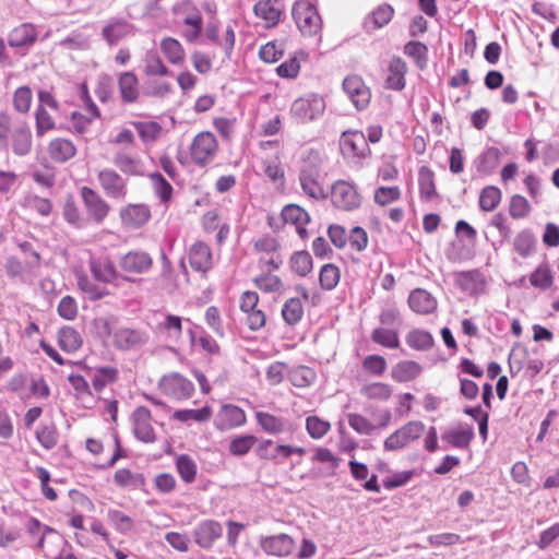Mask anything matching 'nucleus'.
<instances>
[{
	"label": "nucleus",
	"instance_id": "f03ea898",
	"mask_svg": "<svg viewBox=\"0 0 559 559\" xmlns=\"http://www.w3.org/2000/svg\"><path fill=\"white\" fill-rule=\"evenodd\" d=\"M292 14L304 35L313 36L321 29V16L312 3L304 0L297 1L293 7Z\"/></svg>",
	"mask_w": 559,
	"mask_h": 559
},
{
	"label": "nucleus",
	"instance_id": "09e8293b",
	"mask_svg": "<svg viewBox=\"0 0 559 559\" xmlns=\"http://www.w3.org/2000/svg\"><path fill=\"white\" fill-rule=\"evenodd\" d=\"M282 217L285 223L294 225H307L310 222V215L297 204H288L282 210Z\"/></svg>",
	"mask_w": 559,
	"mask_h": 559
},
{
	"label": "nucleus",
	"instance_id": "79ce46f5",
	"mask_svg": "<svg viewBox=\"0 0 559 559\" xmlns=\"http://www.w3.org/2000/svg\"><path fill=\"white\" fill-rule=\"evenodd\" d=\"M290 269L299 276L308 275L312 270V258L306 250L295 252L289 260Z\"/></svg>",
	"mask_w": 559,
	"mask_h": 559
},
{
	"label": "nucleus",
	"instance_id": "5701e85b",
	"mask_svg": "<svg viewBox=\"0 0 559 559\" xmlns=\"http://www.w3.org/2000/svg\"><path fill=\"white\" fill-rule=\"evenodd\" d=\"M37 39V32L33 24L23 23L13 28L9 36L8 43L12 48H28Z\"/></svg>",
	"mask_w": 559,
	"mask_h": 559
},
{
	"label": "nucleus",
	"instance_id": "6e6d98bb",
	"mask_svg": "<svg viewBox=\"0 0 559 559\" xmlns=\"http://www.w3.org/2000/svg\"><path fill=\"white\" fill-rule=\"evenodd\" d=\"M258 288L264 293H277L283 289V282L277 275L263 273L254 280Z\"/></svg>",
	"mask_w": 559,
	"mask_h": 559
},
{
	"label": "nucleus",
	"instance_id": "a211bd4d",
	"mask_svg": "<svg viewBox=\"0 0 559 559\" xmlns=\"http://www.w3.org/2000/svg\"><path fill=\"white\" fill-rule=\"evenodd\" d=\"M119 216L124 227L136 229L150 221L151 211L145 204H128L120 210Z\"/></svg>",
	"mask_w": 559,
	"mask_h": 559
},
{
	"label": "nucleus",
	"instance_id": "774afa93",
	"mask_svg": "<svg viewBox=\"0 0 559 559\" xmlns=\"http://www.w3.org/2000/svg\"><path fill=\"white\" fill-rule=\"evenodd\" d=\"M32 103V91L28 86H20L13 95V106L21 112L25 114L29 110Z\"/></svg>",
	"mask_w": 559,
	"mask_h": 559
},
{
	"label": "nucleus",
	"instance_id": "052dcab7",
	"mask_svg": "<svg viewBox=\"0 0 559 559\" xmlns=\"http://www.w3.org/2000/svg\"><path fill=\"white\" fill-rule=\"evenodd\" d=\"M24 203L28 209L37 212L41 216H48L52 210V204L49 199L36 194L26 195Z\"/></svg>",
	"mask_w": 559,
	"mask_h": 559
},
{
	"label": "nucleus",
	"instance_id": "473e14b6",
	"mask_svg": "<svg viewBox=\"0 0 559 559\" xmlns=\"http://www.w3.org/2000/svg\"><path fill=\"white\" fill-rule=\"evenodd\" d=\"M254 14L266 22L267 27L277 25L281 11L273 5L272 0H261L253 7Z\"/></svg>",
	"mask_w": 559,
	"mask_h": 559
},
{
	"label": "nucleus",
	"instance_id": "13d9d810",
	"mask_svg": "<svg viewBox=\"0 0 559 559\" xmlns=\"http://www.w3.org/2000/svg\"><path fill=\"white\" fill-rule=\"evenodd\" d=\"M107 519L122 534H127L133 528L132 519L119 510H108Z\"/></svg>",
	"mask_w": 559,
	"mask_h": 559
},
{
	"label": "nucleus",
	"instance_id": "c85d7f7f",
	"mask_svg": "<svg viewBox=\"0 0 559 559\" xmlns=\"http://www.w3.org/2000/svg\"><path fill=\"white\" fill-rule=\"evenodd\" d=\"M418 186L420 198L430 201L436 195V185H435V174L433 171L427 167L421 166L418 171Z\"/></svg>",
	"mask_w": 559,
	"mask_h": 559
},
{
	"label": "nucleus",
	"instance_id": "49530a36",
	"mask_svg": "<svg viewBox=\"0 0 559 559\" xmlns=\"http://www.w3.org/2000/svg\"><path fill=\"white\" fill-rule=\"evenodd\" d=\"M500 160V151L497 147L487 148L477 160V170L484 174L492 173Z\"/></svg>",
	"mask_w": 559,
	"mask_h": 559
},
{
	"label": "nucleus",
	"instance_id": "603ef678",
	"mask_svg": "<svg viewBox=\"0 0 559 559\" xmlns=\"http://www.w3.org/2000/svg\"><path fill=\"white\" fill-rule=\"evenodd\" d=\"M176 468L185 483H192L197 475V464L187 454H181L176 460Z\"/></svg>",
	"mask_w": 559,
	"mask_h": 559
},
{
	"label": "nucleus",
	"instance_id": "bf43d9fd",
	"mask_svg": "<svg viewBox=\"0 0 559 559\" xmlns=\"http://www.w3.org/2000/svg\"><path fill=\"white\" fill-rule=\"evenodd\" d=\"M38 442L47 450L52 449L58 443V432L53 424L44 425L36 431Z\"/></svg>",
	"mask_w": 559,
	"mask_h": 559
},
{
	"label": "nucleus",
	"instance_id": "680f3d73",
	"mask_svg": "<svg viewBox=\"0 0 559 559\" xmlns=\"http://www.w3.org/2000/svg\"><path fill=\"white\" fill-rule=\"evenodd\" d=\"M531 212V205L528 201L520 194L512 195L509 205V213L512 218L519 219L526 217Z\"/></svg>",
	"mask_w": 559,
	"mask_h": 559
},
{
	"label": "nucleus",
	"instance_id": "f257e3e1",
	"mask_svg": "<svg viewBox=\"0 0 559 559\" xmlns=\"http://www.w3.org/2000/svg\"><path fill=\"white\" fill-rule=\"evenodd\" d=\"M33 135L28 122L24 119L13 120L7 111L0 112V150H11L16 156H26L32 151Z\"/></svg>",
	"mask_w": 559,
	"mask_h": 559
},
{
	"label": "nucleus",
	"instance_id": "7ed1b4c3",
	"mask_svg": "<svg viewBox=\"0 0 559 559\" xmlns=\"http://www.w3.org/2000/svg\"><path fill=\"white\" fill-rule=\"evenodd\" d=\"M331 202L336 209L350 212L360 206L361 197L354 183L340 179L331 187Z\"/></svg>",
	"mask_w": 559,
	"mask_h": 559
},
{
	"label": "nucleus",
	"instance_id": "412c9836",
	"mask_svg": "<svg viewBox=\"0 0 559 559\" xmlns=\"http://www.w3.org/2000/svg\"><path fill=\"white\" fill-rule=\"evenodd\" d=\"M189 263L194 271L206 273L212 267L210 247L202 241L193 243L189 250Z\"/></svg>",
	"mask_w": 559,
	"mask_h": 559
},
{
	"label": "nucleus",
	"instance_id": "c756f323",
	"mask_svg": "<svg viewBox=\"0 0 559 559\" xmlns=\"http://www.w3.org/2000/svg\"><path fill=\"white\" fill-rule=\"evenodd\" d=\"M119 371L116 367L104 366L96 368L92 377V385L96 392H102L108 384L118 380Z\"/></svg>",
	"mask_w": 559,
	"mask_h": 559
},
{
	"label": "nucleus",
	"instance_id": "37998d69",
	"mask_svg": "<svg viewBox=\"0 0 559 559\" xmlns=\"http://www.w3.org/2000/svg\"><path fill=\"white\" fill-rule=\"evenodd\" d=\"M282 316L284 321L289 325L298 323L304 316V307L300 299H288L282 308Z\"/></svg>",
	"mask_w": 559,
	"mask_h": 559
},
{
	"label": "nucleus",
	"instance_id": "8fccbe9b",
	"mask_svg": "<svg viewBox=\"0 0 559 559\" xmlns=\"http://www.w3.org/2000/svg\"><path fill=\"white\" fill-rule=\"evenodd\" d=\"M212 416V408L203 406L200 409H179L174 413V419L179 421L194 420L199 423L207 421Z\"/></svg>",
	"mask_w": 559,
	"mask_h": 559
},
{
	"label": "nucleus",
	"instance_id": "58836bf2",
	"mask_svg": "<svg viewBox=\"0 0 559 559\" xmlns=\"http://www.w3.org/2000/svg\"><path fill=\"white\" fill-rule=\"evenodd\" d=\"M530 284L540 290L549 289L554 284L551 271L547 264H540L530 275Z\"/></svg>",
	"mask_w": 559,
	"mask_h": 559
},
{
	"label": "nucleus",
	"instance_id": "6e6552de",
	"mask_svg": "<svg viewBox=\"0 0 559 559\" xmlns=\"http://www.w3.org/2000/svg\"><path fill=\"white\" fill-rule=\"evenodd\" d=\"M118 265L123 275H142L152 269L153 258L144 250H131L119 258Z\"/></svg>",
	"mask_w": 559,
	"mask_h": 559
},
{
	"label": "nucleus",
	"instance_id": "c03bdc74",
	"mask_svg": "<svg viewBox=\"0 0 559 559\" xmlns=\"http://www.w3.org/2000/svg\"><path fill=\"white\" fill-rule=\"evenodd\" d=\"M360 393L369 400L386 401L392 395V388L386 383L373 382L364 385Z\"/></svg>",
	"mask_w": 559,
	"mask_h": 559
},
{
	"label": "nucleus",
	"instance_id": "423d86ee",
	"mask_svg": "<svg viewBox=\"0 0 559 559\" xmlns=\"http://www.w3.org/2000/svg\"><path fill=\"white\" fill-rule=\"evenodd\" d=\"M90 271L96 281L112 284L116 287H120L121 282L128 281L133 283L135 281L133 277L120 273L108 258L92 259L90 261Z\"/></svg>",
	"mask_w": 559,
	"mask_h": 559
},
{
	"label": "nucleus",
	"instance_id": "a19ab883",
	"mask_svg": "<svg viewBox=\"0 0 559 559\" xmlns=\"http://www.w3.org/2000/svg\"><path fill=\"white\" fill-rule=\"evenodd\" d=\"M287 377L293 385L297 388H306L313 382L316 373L309 367L298 366L296 368L289 369Z\"/></svg>",
	"mask_w": 559,
	"mask_h": 559
},
{
	"label": "nucleus",
	"instance_id": "4d7b16f0",
	"mask_svg": "<svg viewBox=\"0 0 559 559\" xmlns=\"http://www.w3.org/2000/svg\"><path fill=\"white\" fill-rule=\"evenodd\" d=\"M156 195L163 202H168L173 195L171 185L159 173H153L150 175Z\"/></svg>",
	"mask_w": 559,
	"mask_h": 559
},
{
	"label": "nucleus",
	"instance_id": "69168bd1",
	"mask_svg": "<svg viewBox=\"0 0 559 559\" xmlns=\"http://www.w3.org/2000/svg\"><path fill=\"white\" fill-rule=\"evenodd\" d=\"M36 134L43 136L47 131L55 129L56 123L46 108L37 107L35 111Z\"/></svg>",
	"mask_w": 559,
	"mask_h": 559
},
{
	"label": "nucleus",
	"instance_id": "dca6fc26",
	"mask_svg": "<svg viewBox=\"0 0 559 559\" xmlns=\"http://www.w3.org/2000/svg\"><path fill=\"white\" fill-rule=\"evenodd\" d=\"M320 169L317 165L305 164L300 169L299 181L302 191L312 199H324L325 194L318 179Z\"/></svg>",
	"mask_w": 559,
	"mask_h": 559
},
{
	"label": "nucleus",
	"instance_id": "aec40b11",
	"mask_svg": "<svg viewBox=\"0 0 559 559\" xmlns=\"http://www.w3.org/2000/svg\"><path fill=\"white\" fill-rule=\"evenodd\" d=\"M133 431L136 439L146 443L155 440L154 430L151 425V412L148 408L144 406L138 407L133 412Z\"/></svg>",
	"mask_w": 559,
	"mask_h": 559
},
{
	"label": "nucleus",
	"instance_id": "0e129e2a",
	"mask_svg": "<svg viewBox=\"0 0 559 559\" xmlns=\"http://www.w3.org/2000/svg\"><path fill=\"white\" fill-rule=\"evenodd\" d=\"M528 353L525 348H521L519 344H515L508 357L509 369L511 376H516L523 368L524 360Z\"/></svg>",
	"mask_w": 559,
	"mask_h": 559
},
{
	"label": "nucleus",
	"instance_id": "2eb2a0df",
	"mask_svg": "<svg viewBox=\"0 0 559 559\" xmlns=\"http://www.w3.org/2000/svg\"><path fill=\"white\" fill-rule=\"evenodd\" d=\"M114 345L120 350H132L142 347L148 341L146 332L139 329L120 328L112 334Z\"/></svg>",
	"mask_w": 559,
	"mask_h": 559
},
{
	"label": "nucleus",
	"instance_id": "0eeeda50",
	"mask_svg": "<svg viewBox=\"0 0 559 559\" xmlns=\"http://www.w3.org/2000/svg\"><path fill=\"white\" fill-rule=\"evenodd\" d=\"M217 147V141L213 133L209 131L200 132L191 143V158L197 165L205 166L214 158Z\"/></svg>",
	"mask_w": 559,
	"mask_h": 559
},
{
	"label": "nucleus",
	"instance_id": "c9c22d12",
	"mask_svg": "<svg viewBox=\"0 0 559 559\" xmlns=\"http://www.w3.org/2000/svg\"><path fill=\"white\" fill-rule=\"evenodd\" d=\"M112 163L124 175H128V176L142 175L140 160L135 159L134 157H132L131 155H129L127 153L118 152L114 156Z\"/></svg>",
	"mask_w": 559,
	"mask_h": 559
},
{
	"label": "nucleus",
	"instance_id": "20e7f679",
	"mask_svg": "<svg viewBox=\"0 0 559 559\" xmlns=\"http://www.w3.org/2000/svg\"><path fill=\"white\" fill-rule=\"evenodd\" d=\"M425 431V425L419 420L408 421L393 433H391L383 443L385 451H397L405 448L412 441L421 437Z\"/></svg>",
	"mask_w": 559,
	"mask_h": 559
},
{
	"label": "nucleus",
	"instance_id": "bb28decb",
	"mask_svg": "<svg viewBox=\"0 0 559 559\" xmlns=\"http://www.w3.org/2000/svg\"><path fill=\"white\" fill-rule=\"evenodd\" d=\"M406 71V63L400 57H394L389 64L386 87L394 91H402L405 87Z\"/></svg>",
	"mask_w": 559,
	"mask_h": 559
},
{
	"label": "nucleus",
	"instance_id": "6ab92c4d",
	"mask_svg": "<svg viewBox=\"0 0 559 559\" xmlns=\"http://www.w3.org/2000/svg\"><path fill=\"white\" fill-rule=\"evenodd\" d=\"M260 546L264 552L272 556H288L294 549V540L287 534L261 537Z\"/></svg>",
	"mask_w": 559,
	"mask_h": 559
},
{
	"label": "nucleus",
	"instance_id": "a878e982",
	"mask_svg": "<svg viewBox=\"0 0 559 559\" xmlns=\"http://www.w3.org/2000/svg\"><path fill=\"white\" fill-rule=\"evenodd\" d=\"M139 81L136 75L131 72H123L118 79L120 96L123 103H134L139 95Z\"/></svg>",
	"mask_w": 559,
	"mask_h": 559
},
{
	"label": "nucleus",
	"instance_id": "9d476101",
	"mask_svg": "<svg viewBox=\"0 0 559 559\" xmlns=\"http://www.w3.org/2000/svg\"><path fill=\"white\" fill-rule=\"evenodd\" d=\"M159 388L166 395L178 401L189 399L194 392L193 383L177 372L164 376Z\"/></svg>",
	"mask_w": 559,
	"mask_h": 559
},
{
	"label": "nucleus",
	"instance_id": "9b49d317",
	"mask_svg": "<svg viewBox=\"0 0 559 559\" xmlns=\"http://www.w3.org/2000/svg\"><path fill=\"white\" fill-rule=\"evenodd\" d=\"M98 181L105 194L114 200L123 201L128 193L127 179L110 168L98 173Z\"/></svg>",
	"mask_w": 559,
	"mask_h": 559
},
{
	"label": "nucleus",
	"instance_id": "393cba45",
	"mask_svg": "<svg viewBox=\"0 0 559 559\" xmlns=\"http://www.w3.org/2000/svg\"><path fill=\"white\" fill-rule=\"evenodd\" d=\"M48 153L52 160L57 163H64L75 155L76 148L72 141L58 138L49 143Z\"/></svg>",
	"mask_w": 559,
	"mask_h": 559
},
{
	"label": "nucleus",
	"instance_id": "4be33fe9",
	"mask_svg": "<svg viewBox=\"0 0 559 559\" xmlns=\"http://www.w3.org/2000/svg\"><path fill=\"white\" fill-rule=\"evenodd\" d=\"M408 305L419 314H429L437 309V299L426 289L416 288L408 296Z\"/></svg>",
	"mask_w": 559,
	"mask_h": 559
},
{
	"label": "nucleus",
	"instance_id": "ea45409f",
	"mask_svg": "<svg viewBox=\"0 0 559 559\" xmlns=\"http://www.w3.org/2000/svg\"><path fill=\"white\" fill-rule=\"evenodd\" d=\"M474 438L473 428L462 430H449L442 435V440L447 441L454 448H467Z\"/></svg>",
	"mask_w": 559,
	"mask_h": 559
},
{
	"label": "nucleus",
	"instance_id": "f704fd0d",
	"mask_svg": "<svg viewBox=\"0 0 559 559\" xmlns=\"http://www.w3.org/2000/svg\"><path fill=\"white\" fill-rule=\"evenodd\" d=\"M58 343L62 350L73 353L81 347L82 338L76 330L64 326L58 332Z\"/></svg>",
	"mask_w": 559,
	"mask_h": 559
},
{
	"label": "nucleus",
	"instance_id": "e2e57ef3",
	"mask_svg": "<svg viewBox=\"0 0 559 559\" xmlns=\"http://www.w3.org/2000/svg\"><path fill=\"white\" fill-rule=\"evenodd\" d=\"M133 126L135 127L140 138L144 142H153L155 141L159 133H160V126L155 121H148V122H134Z\"/></svg>",
	"mask_w": 559,
	"mask_h": 559
},
{
	"label": "nucleus",
	"instance_id": "de8ad7c7",
	"mask_svg": "<svg viewBox=\"0 0 559 559\" xmlns=\"http://www.w3.org/2000/svg\"><path fill=\"white\" fill-rule=\"evenodd\" d=\"M340 278H341V272H340V269L335 264L328 263L321 267L320 274H319V281H320V285L323 289L332 290L338 284Z\"/></svg>",
	"mask_w": 559,
	"mask_h": 559
},
{
	"label": "nucleus",
	"instance_id": "72a5a7b5",
	"mask_svg": "<svg viewBox=\"0 0 559 559\" xmlns=\"http://www.w3.org/2000/svg\"><path fill=\"white\" fill-rule=\"evenodd\" d=\"M255 417L261 428L272 435H278L286 430L287 421L270 413L257 412Z\"/></svg>",
	"mask_w": 559,
	"mask_h": 559
},
{
	"label": "nucleus",
	"instance_id": "4c0bfd02",
	"mask_svg": "<svg viewBox=\"0 0 559 559\" xmlns=\"http://www.w3.org/2000/svg\"><path fill=\"white\" fill-rule=\"evenodd\" d=\"M160 49L170 63L179 64L183 62L185 50L177 39L171 37L164 38L160 43Z\"/></svg>",
	"mask_w": 559,
	"mask_h": 559
},
{
	"label": "nucleus",
	"instance_id": "cd10ccee",
	"mask_svg": "<svg viewBox=\"0 0 559 559\" xmlns=\"http://www.w3.org/2000/svg\"><path fill=\"white\" fill-rule=\"evenodd\" d=\"M423 368L413 360H405L399 362L391 371V377L396 382H408L419 376Z\"/></svg>",
	"mask_w": 559,
	"mask_h": 559
},
{
	"label": "nucleus",
	"instance_id": "a18cd8bd",
	"mask_svg": "<svg viewBox=\"0 0 559 559\" xmlns=\"http://www.w3.org/2000/svg\"><path fill=\"white\" fill-rule=\"evenodd\" d=\"M404 53L411 57L419 69L427 66L428 48L420 41L411 40L404 46Z\"/></svg>",
	"mask_w": 559,
	"mask_h": 559
},
{
	"label": "nucleus",
	"instance_id": "338daca9",
	"mask_svg": "<svg viewBox=\"0 0 559 559\" xmlns=\"http://www.w3.org/2000/svg\"><path fill=\"white\" fill-rule=\"evenodd\" d=\"M331 425L317 416H309L306 419V429L313 439H321L330 430Z\"/></svg>",
	"mask_w": 559,
	"mask_h": 559
},
{
	"label": "nucleus",
	"instance_id": "f8f14e48",
	"mask_svg": "<svg viewBox=\"0 0 559 559\" xmlns=\"http://www.w3.org/2000/svg\"><path fill=\"white\" fill-rule=\"evenodd\" d=\"M342 86L357 110H362L369 105L371 92L359 75L346 76Z\"/></svg>",
	"mask_w": 559,
	"mask_h": 559
},
{
	"label": "nucleus",
	"instance_id": "5fc2aeb1",
	"mask_svg": "<svg viewBox=\"0 0 559 559\" xmlns=\"http://www.w3.org/2000/svg\"><path fill=\"white\" fill-rule=\"evenodd\" d=\"M257 438L252 435H243L234 438L229 443V452L235 456L247 454L255 443Z\"/></svg>",
	"mask_w": 559,
	"mask_h": 559
},
{
	"label": "nucleus",
	"instance_id": "39448f33",
	"mask_svg": "<svg viewBox=\"0 0 559 559\" xmlns=\"http://www.w3.org/2000/svg\"><path fill=\"white\" fill-rule=\"evenodd\" d=\"M324 108L323 98L319 95L310 94L296 99L292 104L290 114L298 122L305 123L322 115Z\"/></svg>",
	"mask_w": 559,
	"mask_h": 559
},
{
	"label": "nucleus",
	"instance_id": "4468645a",
	"mask_svg": "<svg viewBox=\"0 0 559 559\" xmlns=\"http://www.w3.org/2000/svg\"><path fill=\"white\" fill-rule=\"evenodd\" d=\"M135 27L123 17H111L102 28V37L109 45L115 46L128 36L134 34Z\"/></svg>",
	"mask_w": 559,
	"mask_h": 559
},
{
	"label": "nucleus",
	"instance_id": "864d4df0",
	"mask_svg": "<svg viewBox=\"0 0 559 559\" xmlns=\"http://www.w3.org/2000/svg\"><path fill=\"white\" fill-rule=\"evenodd\" d=\"M371 340L388 348H397L400 346L397 332L391 329H374L371 333Z\"/></svg>",
	"mask_w": 559,
	"mask_h": 559
},
{
	"label": "nucleus",
	"instance_id": "f3484780",
	"mask_svg": "<svg viewBox=\"0 0 559 559\" xmlns=\"http://www.w3.org/2000/svg\"><path fill=\"white\" fill-rule=\"evenodd\" d=\"M222 534L221 523L214 520L201 521L193 531L194 542L204 549H210Z\"/></svg>",
	"mask_w": 559,
	"mask_h": 559
},
{
	"label": "nucleus",
	"instance_id": "7c9ffc66",
	"mask_svg": "<svg viewBox=\"0 0 559 559\" xmlns=\"http://www.w3.org/2000/svg\"><path fill=\"white\" fill-rule=\"evenodd\" d=\"M114 481L117 486L129 489H140L145 484L143 474L132 473L128 468H120L114 475Z\"/></svg>",
	"mask_w": 559,
	"mask_h": 559
},
{
	"label": "nucleus",
	"instance_id": "b1692460",
	"mask_svg": "<svg viewBox=\"0 0 559 559\" xmlns=\"http://www.w3.org/2000/svg\"><path fill=\"white\" fill-rule=\"evenodd\" d=\"M394 14V10L389 4H381L374 9L364 21V28L367 33H372L386 25Z\"/></svg>",
	"mask_w": 559,
	"mask_h": 559
},
{
	"label": "nucleus",
	"instance_id": "1a4fd4ad",
	"mask_svg": "<svg viewBox=\"0 0 559 559\" xmlns=\"http://www.w3.org/2000/svg\"><path fill=\"white\" fill-rule=\"evenodd\" d=\"M340 147L345 157L362 159L371 154L366 135L361 131H344Z\"/></svg>",
	"mask_w": 559,
	"mask_h": 559
},
{
	"label": "nucleus",
	"instance_id": "e433bc0d",
	"mask_svg": "<svg viewBox=\"0 0 559 559\" xmlns=\"http://www.w3.org/2000/svg\"><path fill=\"white\" fill-rule=\"evenodd\" d=\"M406 343L413 349L428 350L433 346V337L427 331L415 329L408 332Z\"/></svg>",
	"mask_w": 559,
	"mask_h": 559
},
{
	"label": "nucleus",
	"instance_id": "3c124183",
	"mask_svg": "<svg viewBox=\"0 0 559 559\" xmlns=\"http://www.w3.org/2000/svg\"><path fill=\"white\" fill-rule=\"evenodd\" d=\"M501 201V191L495 186L485 187L479 195V206L485 212L493 211Z\"/></svg>",
	"mask_w": 559,
	"mask_h": 559
},
{
	"label": "nucleus",
	"instance_id": "2f4dec72",
	"mask_svg": "<svg viewBox=\"0 0 559 559\" xmlns=\"http://www.w3.org/2000/svg\"><path fill=\"white\" fill-rule=\"evenodd\" d=\"M513 248L522 258H527L536 250V238L531 230L523 229L515 236Z\"/></svg>",
	"mask_w": 559,
	"mask_h": 559
},
{
	"label": "nucleus",
	"instance_id": "ddd939ff",
	"mask_svg": "<svg viewBox=\"0 0 559 559\" xmlns=\"http://www.w3.org/2000/svg\"><path fill=\"white\" fill-rule=\"evenodd\" d=\"M80 193L88 217L102 224L109 213V204L90 187H82Z\"/></svg>",
	"mask_w": 559,
	"mask_h": 559
}]
</instances>
